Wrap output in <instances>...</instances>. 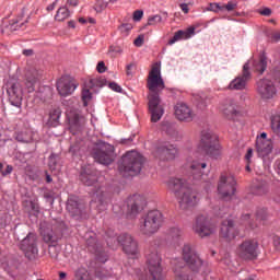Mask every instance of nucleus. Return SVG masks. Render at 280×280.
Segmentation results:
<instances>
[{
    "label": "nucleus",
    "mask_w": 280,
    "mask_h": 280,
    "mask_svg": "<svg viewBox=\"0 0 280 280\" xmlns=\"http://www.w3.org/2000/svg\"><path fill=\"white\" fill-rule=\"evenodd\" d=\"M147 88L149 89L148 106L151 121L152 124H156L161 121V117L165 113V109L161 105V93L165 90V81L161 77V62L152 65L147 79Z\"/></svg>",
    "instance_id": "1"
},
{
    "label": "nucleus",
    "mask_w": 280,
    "mask_h": 280,
    "mask_svg": "<svg viewBox=\"0 0 280 280\" xmlns=\"http://www.w3.org/2000/svg\"><path fill=\"white\" fill-rule=\"evenodd\" d=\"M66 231L67 224L63 221L54 220L51 225L47 223L42 224L40 235L45 244H48V255H50L51 259H58V255H60L58 242L62 240Z\"/></svg>",
    "instance_id": "2"
},
{
    "label": "nucleus",
    "mask_w": 280,
    "mask_h": 280,
    "mask_svg": "<svg viewBox=\"0 0 280 280\" xmlns=\"http://www.w3.org/2000/svg\"><path fill=\"white\" fill-rule=\"evenodd\" d=\"M168 188L173 191L174 196L179 202L180 209L187 211L191 207H196L198 203V196L189 186L185 179L180 178H171L168 180Z\"/></svg>",
    "instance_id": "3"
},
{
    "label": "nucleus",
    "mask_w": 280,
    "mask_h": 280,
    "mask_svg": "<svg viewBox=\"0 0 280 280\" xmlns=\"http://www.w3.org/2000/svg\"><path fill=\"white\" fill-rule=\"evenodd\" d=\"M145 158L137 151H129L118 162V171L122 176H138L143 170Z\"/></svg>",
    "instance_id": "4"
},
{
    "label": "nucleus",
    "mask_w": 280,
    "mask_h": 280,
    "mask_svg": "<svg viewBox=\"0 0 280 280\" xmlns=\"http://www.w3.org/2000/svg\"><path fill=\"white\" fill-rule=\"evenodd\" d=\"M198 151L203 154V156H209L210 159H218L222 154L220 140L211 129L201 130Z\"/></svg>",
    "instance_id": "5"
},
{
    "label": "nucleus",
    "mask_w": 280,
    "mask_h": 280,
    "mask_svg": "<svg viewBox=\"0 0 280 280\" xmlns=\"http://www.w3.org/2000/svg\"><path fill=\"white\" fill-rule=\"evenodd\" d=\"M79 179L85 187H93L92 194L95 200L101 205L106 202V194L102 190V183H100V173L90 166L82 167Z\"/></svg>",
    "instance_id": "6"
},
{
    "label": "nucleus",
    "mask_w": 280,
    "mask_h": 280,
    "mask_svg": "<svg viewBox=\"0 0 280 280\" xmlns=\"http://www.w3.org/2000/svg\"><path fill=\"white\" fill-rule=\"evenodd\" d=\"M163 226V213L159 210H150L140 218V232L148 237L159 232Z\"/></svg>",
    "instance_id": "7"
},
{
    "label": "nucleus",
    "mask_w": 280,
    "mask_h": 280,
    "mask_svg": "<svg viewBox=\"0 0 280 280\" xmlns=\"http://www.w3.org/2000/svg\"><path fill=\"white\" fill-rule=\"evenodd\" d=\"M94 161L101 165H110L115 162V147L98 140L92 152Z\"/></svg>",
    "instance_id": "8"
},
{
    "label": "nucleus",
    "mask_w": 280,
    "mask_h": 280,
    "mask_svg": "<svg viewBox=\"0 0 280 280\" xmlns=\"http://www.w3.org/2000/svg\"><path fill=\"white\" fill-rule=\"evenodd\" d=\"M149 272L153 280L163 279V267H161V255L154 248H149L145 252Z\"/></svg>",
    "instance_id": "9"
},
{
    "label": "nucleus",
    "mask_w": 280,
    "mask_h": 280,
    "mask_svg": "<svg viewBox=\"0 0 280 280\" xmlns=\"http://www.w3.org/2000/svg\"><path fill=\"white\" fill-rule=\"evenodd\" d=\"M236 253L244 261H255L259 257V243L255 240L244 241L238 245Z\"/></svg>",
    "instance_id": "10"
},
{
    "label": "nucleus",
    "mask_w": 280,
    "mask_h": 280,
    "mask_svg": "<svg viewBox=\"0 0 280 280\" xmlns=\"http://www.w3.org/2000/svg\"><path fill=\"white\" fill-rule=\"evenodd\" d=\"M20 249L30 260L36 259L38 255V236L34 232H28L20 242Z\"/></svg>",
    "instance_id": "11"
},
{
    "label": "nucleus",
    "mask_w": 280,
    "mask_h": 280,
    "mask_svg": "<svg viewBox=\"0 0 280 280\" xmlns=\"http://www.w3.org/2000/svg\"><path fill=\"white\" fill-rule=\"evenodd\" d=\"M237 182H235V177L221 174L218 184V191L222 200H231V198L235 196V191L237 190V188H235Z\"/></svg>",
    "instance_id": "12"
},
{
    "label": "nucleus",
    "mask_w": 280,
    "mask_h": 280,
    "mask_svg": "<svg viewBox=\"0 0 280 280\" xmlns=\"http://www.w3.org/2000/svg\"><path fill=\"white\" fill-rule=\"evenodd\" d=\"M5 86L10 104L16 106V108H21L23 104V85H21V82L15 79H10Z\"/></svg>",
    "instance_id": "13"
},
{
    "label": "nucleus",
    "mask_w": 280,
    "mask_h": 280,
    "mask_svg": "<svg viewBox=\"0 0 280 280\" xmlns=\"http://www.w3.org/2000/svg\"><path fill=\"white\" fill-rule=\"evenodd\" d=\"M148 201L141 195H133L127 199V219L135 220L145 209Z\"/></svg>",
    "instance_id": "14"
},
{
    "label": "nucleus",
    "mask_w": 280,
    "mask_h": 280,
    "mask_svg": "<svg viewBox=\"0 0 280 280\" xmlns=\"http://www.w3.org/2000/svg\"><path fill=\"white\" fill-rule=\"evenodd\" d=\"M183 259L192 272H200V269L202 268V259H200V256H198V253L191 245H184Z\"/></svg>",
    "instance_id": "15"
},
{
    "label": "nucleus",
    "mask_w": 280,
    "mask_h": 280,
    "mask_svg": "<svg viewBox=\"0 0 280 280\" xmlns=\"http://www.w3.org/2000/svg\"><path fill=\"white\" fill-rule=\"evenodd\" d=\"M117 243L120 244L125 255L137 257L139 254V242L132 235L125 233L117 237Z\"/></svg>",
    "instance_id": "16"
},
{
    "label": "nucleus",
    "mask_w": 280,
    "mask_h": 280,
    "mask_svg": "<svg viewBox=\"0 0 280 280\" xmlns=\"http://www.w3.org/2000/svg\"><path fill=\"white\" fill-rule=\"evenodd\" d=\"M237 235H240V230L237 229V225H235V221L233 219H225L221 222L219 237L223 240V242L231 244Z\"/></svg>",
    "instance_id": "17"
},
{
    "label": "nucleus",
    "mask_w": 280,
    "mask_h": 280,
    "mask_svg": "<svg viewBox=\"0 0 280 280\" xmlns=\"http://www.w3.org/2000/svg\"><path fill=\"white\" fill-rule=\"evenodd\" d=\"M256 91L261 100H272L277 95V88L270 79H260L257 81Z\"/></svg>",
    "instance_id": "18"
},
{
    "label": "nucleus",
    "mask_w": 280,
    "mask_h": 280,
    "mask_svg": "<svg viewBox=\"0 0 280 280\" xmlns=\"http://www.w3.org/2000/svg\"><path fill=\"white\" fill-rule=\"evenodd\" d=\"M250 63L247 61L243 66V72L241 75L236 77L231 83L229 84L230 91H244L246 89V84L248 80H250Z\"/></svg>",
    "instance_id": "19"
},
{
    "label": "nucleus",
    "mask_w": 280,
    "mask_h": 280,
    "mask_svg": "<svg viewBox=\"0 0 280 280\" xmlns=\"http://www.w3.org/2000/svg\"><path fill=\"white\" fill-rule=\"evenodd\" d=\"M78 89L75 79L71 75H63L57 81V91L61 97H67Z\"/></svg>",
    "instance_id": "20"
},
{
    "label": "nucleus",
    "mask_w": 280,
    "mask_h": 280,
    "mask_svg": "<svg viewBox=\"0 0 280 280\" xmlns=\"http://www.w3.org/2000/svg\"><path fill=\"white\" fill-rule=\"evenodd\" d=\"M66 209L71 218H74V220H82L85 207L84 203L80 201L79 197L70 196L67 200Z\"/></svg>",
    "instance_id": "21"
},
{
    "label": "nucleus",
    "mask_w": 280,
    "mask_h": 280,
    "mask_svg": "<svg viewBox=\"0 0 280 280\" xmlns=\"http://www.w3.org/2000/svg\"><path fill=\"white\" fill-rule=\"evenodd\" d=\"M194 231L197 233V235H199V237H209V235H213L215 229H213V225H211L209 218L199 215L196 219Z\"/></svg>",
    "instance_id": "22"
},
{
    "label": "nucleus",
    "mask_w": 280,
    "mask_h": 280,
    "mask_svg": "<svg viewBox=\"0 0 280 280\" xmlns=\"http://www.w3.org/2000/svg\"><path fill=\"white\" fill-rule=\"evenodd\" d=\"M43 78V70L36 68H30L25 73V88L28 93L36 91V82Z\"/></svg>",
    "instance_id": "23"
},
{
    "label": "nucleus",
    "mask_w": 280,
    "mask_h": 280,
    "mask_svg": "<svg viewBox=\"0 0 280 280\" xmlns=\"http://www.w3.org/2000/svg\"><path fill=\"white\" fill-rule=\"evenodd\" d=\"M156 152L162 161H174L178 154V149L174 144L166 143L159 147Z\"/></svg>",
    "instance_id": "24"
},
{
    "label": "nucleus",
    "mask_w": 280,
    "mask_h": 280,
    "mask_svg": "<svg viewBox=\"0 0 280 280\" xmlns=\"http://www.w3.org/2000/svg\"><path fill=\"white\" fill-rule=\"evenodd\" d=\"M175 117L179 121H194V114L187 104L185 103H177L175 105Z\"/></svg>",
    "instance_id": "25"
},
{
    "label": "nucleus",
    "mask_w": 280,
    "mask_h": 280,
    "mask_svg": "<svg viewBox=\"0 0 280 280\" xmlns=\"http://www.w3.org/2000/svg\"><path fill=\"white\" fill-rule=\"evenodd\" d=\"M272 148V140H256V150L258 152V156L261 159L268 156V154H271Z\"/></svg>",
    "instance_id": "26"
},
{
    "label": "nucleus",
    "mask_w": 280,
    "mask_h": 280,
    "mask_svg": "<svg viewBox=\"0 0 280 280\" xmlns=\"http://www.w3.org/2000/svg\"><path fill=\"white\" fill-rule=\"evenodd\" d=\"M221 110L226 119H235L240 115V110H237V105L233 102H226L222 105Z\"/></svg>",
    "instance_id": "27"
},
{
    "label": "nucleus",
    "mask_w": 280,
    "mask_h": 280,
    "mask_svg": "<svg viewBox=\"0 0 280 280\" xmlns=\"http://www.w3.org/2000/svg\"><path fill=\"white\" fill-rule=\"evenodd\" d=\"M108 84V81L104 77L90 79L89 82L85 83V86L88 89H91L93 93H100V89H103V86H106Z\"/></svg>",
    "instance_id": "28"
},
{
    "label": "nucleus",
    "mask_w": 280,
    "mask_h": 280,
    "mask_svg": "<svg viewBox=\"0 0 280 280\" xmlns=\"http://www.w3.org/2000/svg\"><path fill=\"white\" fill-rule=\"evenodd\" d=\"M60 115H62V109H60V107H52L49 112L47 125L50 126V128L60 126Z\"/></svg>",
    "instance_id": "29"
},
{
    "label": "nucleus",
    "mask_w": 280,
    "mask_h": 280,
    "mask_svg": "<svg viewBox=\"0 0 280 280\" xmlns=\"http://www.w3.org/2000/svg\"><path fill=\"white\" fill-rule=\"evenodd\" d=\"M253 68L254 71H257V73L262 74L266 69H268V58L266 57V52H262L259 56L258 60L253 61Z\"/></svg>",
    "instance_id": "30"
},
{
    "label": "nucleus",
    "mask_w": 280,
    "mask_h": 280,
    "mask_svg": "<svg viewBox=\"0 0 280 280\" xmlns=\"http://www.w3.org/2000/svg\"><path fill=\"white\" fill-rule=\"evenodd\" d=\"M69 130L72 135H78L82 130V124L80 122V115L74 114L68 117Z\"/></svg>",
    "instance_id": "31"
},
{
    "label": "nucleus",
    "mask_w": 280,
    "mask_h": 280,
    "mask_svg": "<svg viewBox=\"0 0 280 280\" xmlns=\"http://www.w3.org/2000/svg\"><path fill=\"white\" fill-rule=\"evenodd\" d=\"M51 88L49 86H44L38 92H36V97H38V100H40V102H49V100H51Z\"/></svg>",
    "instance_id": "32"
},
{
    "label": "nucleus",
    "mask_w": 280,
    "mask_h": 280,
    "mask_svg": "<svg viewBox=\"0 0 280 280\" xmlns=\"http://www.w3.org/2000/svg\"><path fill=\"white\" fill-rule=\"evenodd\" d=\"M252 194L254 196H266L268 194V186L265 182H260L253 186Z\"/></svg>",
    "instance_id": "33"
},
{
    "label": "nucleus",
    "mask_w": 280,
    "mask_h": 280,
    "mask_svg": "<svg viewBox=\"0 0 280 280\" xmlns=\"http://www.w3.org/2000/svg\"><path fill=\"white\" fill-rule=\"evenodd\" d=\"M59 163H60V154L51 153L48 158V167L50 172H56L58 170Z\"/></svg>",
    "instance_id": "34"
},
{
    "label": "nucleus",
    "mask_w": 280,
    "mask_h": 280,
    "mask_svg": "<svg viewBox=\"0 0 280 280\" xmlns=\"http://www.w3.org/2000/svg\"><path fill=\"white\" fill-rule=\"evenodd\" d=\"M180 235H183V233L180 232V229L171 228L167 233V240L170 242H174L176 244V242H178V240H180Z\"/></svg>",
    "instance_id": "35"
},
{
    "label": "nucleus",
    "mask_w": 280,
    "mask_h": 280,
    "mask_svg": "<svg viewBox=\"0 0 280 280\" xmlns=\"http://www.w3.org/2000/svg\"><path fill=\"white\" fill-rule=\"evenodd\" d=\"M70 15H71V13L69 12V9H67V7H61L58 9V11L55 15V21L62 22L66 19H69Z\"/></svg>",
    "instance_id": "36"
},
{
    "label": "nucleus",
    "mask_w": 280,
    "mask_h": 280,
    "mask_svg": "<svg viewBox=\"0 0 280 280\" xmlns=\"http://www.w3.org/2000/svg\"><path fill=\"white\" fill-rule=\"evenodd\" d=\"M74 277L77 280H93V278H91V275L89 273V270H86V268L84 267H80L75 271Z\"/></svg>",
    "instance_id": "37"
},
{
    "label": "nucleus",
    "mask_w": 280,
    "mask_h": 280,
    "mask_svg": "<svg viewBox=\"0 0 280 280\" xmlns=\"http://www.w3.org/2000/svg\"><path fill=\"white\" fill-rule=\"evenodd\" d=\"M91 100H93V93H91V89L85 85L82 90L83 106H89V102H91Z\"/></svg>",
    "instance_id": "38"
},
{
    "label": "nucleus",
    "mask_w": 280,
    "mask_h": 280,
    "mask_svg": "<svg viewBox=\"0 0 280 280\" xmlns=\"http://www.w3.org/2000/svg\"><path fill=\"white\" fill-rule=\"evenodd\" d=\"M80 150H82V141H77L70 145L69 152L72 156H78V154H80Z\"/></svg>",
    "instance_id": "39"
},
{
    "label": "nucleus",
    "mask_w": 280,
    "mask_h": 280,
    "mask_svg": "<svg viewBox=\"0 0 280 280\" xmlns=\"http://www.w3.org/2000/svg\"><path fill=\"white\" fill-rule=\"evenodd\" d=\"M256 219L260 222H266L268 220V209L260 208L256 211Z\"/></svg>",
    "instance_id": "40"
},
{
    "label": "nucleus",
    "mask_w": 280,
    "mask_h": 280,
    "mask_svg": "<svg viewBox=\"0 0 280 280\" xmlns=\"http://www.w3.org/2000/svg\"><path fill=\"white\" fill-rule=\"evenodd\" d=\"M182 38H185V31H177L173 38H171L167 43V45H174V43H178V40H182Z\"/></svg>",
    "instance_id": "41"
},
{
    "label": "nucleus",
    "mask_w": 280,
    "mask_h": 280,
    "mask_svg": "<svg viewBox=\"0 0 280 280\" xmlns=\"http://www.w3.org/2000/svg\"><path fill=\"white\" fill-rule=\"evenodd\" d=\"M15 139L20 143H30V137L27 136V132L25 131H20L15 133Z\"/></svg>",
    "instance_id": "42"
},
{
    "label": "nucleus",
    "mask_w": 280,
    "mask_h": 280,
    "mask_svg": "<svg viewBox=\"0 0 280 280\" xmlns=\"http://www.w3.org/2000/svg\"><path fill=\"white\" fill-rule=\"evenodd\" d=\"M271 129L273 130V132H280V116H273L271 118Z\"/></svg>",
    "instance_id": "43"
},
{
    "label": "nucleus",
    "mask_w": 280,
    "mask_h": 280,
    "mask_svg": "<svg viewBox=\"0 0 280 280\" xmlns=\"http://www.w3.org/2000/svg\"><path fill=\"white\" fill-rule=\"evenodd\" d=\"M90 253H97V240L91 237L86 241Z\"/></svg>",
    "instance_id": "44"
},
{
    "label": "nucleus",
    "mask_w": 280,
    "mask_h": 280,
    "mask_svg": "<svg viewBox=\"0 0 280 280\" xmlns=\"http://www.w3.org/2000/svg\"><path fill=\"white\" fill-rule=\"evenodd\" d=\"M118 30L120 34H125V36H128L129 32L132 30V24L122 23L118 26Z\"/></svg>",
    "instance_id": "45"
},
{
    "label": "nucleus",
    "mask_w": 280,
    "mask_h": 280,
    "mask_svg": "<svg viewBox=\"0 0 280 280\" xmlns=\"http://www.w3.org/2000/svg\"><path fill=\"white\" fill-rule=\"evenodd\" d=\"M162 22H163V18L156 14L148 19L147 25H156L158 23H162Z\"/></svg>",
    "instance_id": "46"
},
{
    "label": "nucleus",
    "mask_w": 280,
    "mask_h": 280,
    "mask_svg": "<svg viewBox=\"0 0 280 280\" xmlns=\"http://www.w3.org/2000/svg\"><path fill=\"white\" fill-rule=\"evenodd\" d=\"M205 167H207V163L205 162H192L190 165V170H192V172H200V170H205Z\"/></svg>",
    "instance_id": "47"
},
{
    "label": "nucleus",
    "mask_w": 280,
    "mask_h": 280,
    "mask_svg": "<svg viewBox=\"0 0 280 280\" xmlns=\"http://www.w3.org/2000/svg\"><path fill=\"white\" fill-rule=\"evenodd\" d=\"M30 207L33 215L37 218L38 213H40V206L35 201H30Z\"/></svg>",
    "instance_id": "48"
},
{
    "label": "nucleus",
    "mask_w": 280,
    "mask_h": 280,
    "mask_svg": "<svg viewBox=\"0 0 280 280\" xmlns=\"http://www.w3.org/2000/svg\"><path fill=\"white\" fill-rule=\"evenodd\" d=\"M210 12H222L224 7L220 5V3H210L207 8Z\"/></svg>",
    "instance_id": "49"
},
{
    "label": "nucleus",
    "mask_w": 280,
    "mask_h": 280,
    "mask_svg": "<svg viewBox=\"0 0 280 280\" xmlns=\"http://www.w3.org/2000/svg\"><path fill=\"white\" fill-rule=\"evenodd\" d=\"M135 71H137V63L131 62L126 67V75H135Z\"/></svg>",
    "instance_id": "50"
},
{
    "label": "nucleus",
    "mask_w": 280,
    "mask_h": 280,
    "mask_svg": "<svg viewBox=\"0 0 280 280\" xmlns=\"http://www.w3.org/2000/svg\"><path fill=\"white\" fill-rule=\"evenodd\" d=\"M221 8H223V10H226L228 12H233V10L237 8V2L229 1L226 4L221 5Z\"/></svg>",
    "instance_id": "51"
},
{
    "label": "nucleus",
    "mask_w": 280,
    "mask_h": 280,
    "mask_svg": "<svg viewBox=\"0 0 280 280\" xmlns=\"http://www.w3.org/2000/svg\"><path fill=\"white\" fill-rule=\"evenodd\" d=\"M143 43H145V35L140 34L135 40L133 45L136 47H143Z\"/></svg>",
    "instance_id": "52"
},
{
    "label": "nucleus",
    "mask_w": 280,
    "mask_h": 280,
    "mask_svg": "<svg viewBox=\"0 0 280 280\" xmlns=\"http://www.w3.org/2000/svg\"><path fill=\"white\" fill-rule=\"evenodd\" d=\"M108 88L115 91V93H124V89H121V85H118L117 82H109Z\"/></svg>",
    "instance_id": "53"
},
{
    "label": "nucleus",
    "mask_w": 280,
    "mask_h": 280,
    "mask_svg": "<svg viewBox=\"0 0 280 280\" xmlns=\"http://www.w3.org/2000/svg\"><path fill=\"white\" fill-rule=\"evenodd\" d=\"M257 13L260 14V16H271L272 15V9L265 7L262 10L258 9Z\"/></svg>",
    "instance_id": "54"
},
{
    "label": "nucleus",
    "mask_w": 280,
    "mask_h": 280,
    "mask_svg": "<svg viewBox=\"0 0 280 280\" xmlns=\"http://www.w3.org/2000/svg\"><path fill=\"white\" fill-rule=\"evenodd\" d=\"M44 198L46 200V202H49V205H54V191H49V190H46L44 192Z\"/></svg>",
    "instance_id": "55"
},
{
    "label": "nucleus",
    "mask_w": 280,
    "mask_h": 280,
    "mask_svg": "<svg viewBox=\"0 0 280 280\" xmlns=\"http://www.w3.org/2000/svg\"><path fill=\"white\" fill-rule=\"evenodd\" d=\"M14 237H15V240H23V237H25L24 230L21 228H16L15 232H14Z\"/></svg>",
    "instance_id": "56"
},
{
    "label": "nucleus",
    "mask_w": 280,
    "mask_h": 280,
    "mask_svg": "<svg viewBox=\"0 0 280 280\" xmlns=\"http://www.w3.org/2000/svg\"><path fill=\"white\" fill-rule=\"evenodd\" d=\"M106 63H104V61H100L96 66V71L98 73H106Z\"/></svg>",
    "instance_id": "57"
},
{
    "label": "nucleus",
    "mask_w": 280,
    "mask_h": 280,
    "mask_svg": "<svg viewBox=\"0 0 280 280\" xmlns=\"http://www.w3.org/2000/svg\"><path fill=\"white\" fill-rule=\"evenodd\" d=\"M8 226V214L0 215V229H5Z\"/></svg>",
    "instance_id": "58"
},
{
    "label": "nucleus",
    "mask_w": 280,
    "mask_h": 280,
    "mask_svg": "<svg viewBox=\"0 0 280 280\" xmlns=\"http://www.w3.org/2000/svg\"><path fill=\"white\" fill-rule=\"evenodd\" d=\"M141 19H143V10H136L133 12V21L138 22L141 21Z\"/></svg>",
    "instance_id": "59"
},
{
    "label": "nucleus",
    "mask_w": 280,
    "mask_h": 280,
    "mask_svg": "<svg viewBox=\"0 0 280 280\" xmlns=\"http://www.w3.org/2000/svg\"><path fill=\"white\" fill-rule=\"evenodd\" d=\"M175 280H192V279H190L189 275H187L185 271H182L176 276Z\"/></svg>",
    "instance_id": "60"
},
{
    "label": "nucleus",
    "mask_w": 280,
    "mask_h": 280,
    "mask_svg": "<svg viewBox=\"0 0 280 280\" xmlns=\"http://www.w3.org/2000/svg\"><path fill=\"white\" fill-rule=\"evenodd\" d=\"M198 108H200L201 110L207 108V100L200 97L198 103H197Z\"/></svg>",
    "instance_id": "61"
},
{
    "label": "nucleus",
    "mask_w": 280,
    "mask_h": 280,
    "mask_svg": "<svg viewBox=\"0 0 280 280\" xmlns=\"http://www.w3.org/2000/svg\"><path fill=\"white\" fill-rule=\"evenodd\" d=\"M106 242H107V246H109V248H115V245L117 244V238L109 237L106 240Z\"/></svg>",
    "instance_id": "62"
},
{
    "label": "nucleus",
    "mask_w": 280,
    "mask_h": 280,
    "mask_svg": "<svg viewBox=\"0 0 280 280\" xmlns=\"http://www.w3.org/2000/svg\"><path fill=\"white\" fill-rule=\"evenodd\" d=\"M272 240H273V246H275V248H276L277 250H279V249H280V236H279V235H275V236L272 237Z\"/></svg>",
    "instance_id": "63"
},
{
    "label": "nucleus",
    "mask_w": 280,
    "mask_h": 280,
    "mask_svg": "<svg viewBox=\"0 0 280 280\" xmlns=\"http://www.w3.org/2000/svg\"><path fill=\"white\" fill-rule=\"evenodd\" d=\"M250 159H253V149H248L247 153L245 154V161H247V163H250Z\"/></svg>",
    "instance_id": "64"
}]
</instances>
